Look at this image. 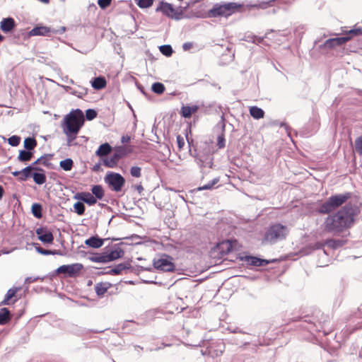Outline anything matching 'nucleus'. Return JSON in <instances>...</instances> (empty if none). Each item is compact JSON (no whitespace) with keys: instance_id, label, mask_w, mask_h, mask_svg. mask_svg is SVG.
Segmentation results:
<instances>
[{"instance_id":"nucleus-1","label":"nucleus","mask_w":362,"mask_h":362,"mask_svg":"<svg viewBox=\"0 0 362 362\" xmlns=\"http://www.w3.org/2000/svg\"><path fill=\"white\" fill-rule=\"evenodd\" d=\"M359 213L360 209L357 205L351 202L346 203L335 214L327 217L325 229L329 233H341L353 226L355 218Z\"/></svg>"},{"instance_id":"nucleus-2","label":"nucleus","mask_w":362,"mask_h":362,"mask_svg":"<svg viewBox=\"0 0 362 362\" xmlns=\"http://www.w3.org/2000/svg\"><path fill=\"white\" fill-rule=\"evenodd\" d=\"M83 123V112L79 109L71 111L65 116L62 123V127L64 134L66 136V144L68 146L74 145L73 142L76 139Z\"/></svg>"},{"instance_id":"nucleus-3","label":"nucleus","mask_w":362,"mask_h":362,"mask_svg":"<svg viewBox=\"0 0 362 362\" xmlns=\"http://www.w3.org/2000/svg\"><path fill=\"white\" fill-rule=\"evenodd\" d=\"M288 233L289 229L286 226L272 224L265 230L262 243L263 245H274L285 240Z\"/></svg>"},{"instance_id":"nucleus-4","label":"nucleus","mask_w":362,"mask_h":362,"mask_svg":"<svg viewBox=\"0 0 362 362\" xmlns=\"http://www.w3.org/2000/svg\"><path fill=\"white\" fill-rule=\"evenodd\" d=\"M352 197L351 192L337 194L329 197L319 208L320 214H327L342 206Z\"/></svg>"},{"instance_id":"nucleus-5","label":"nucleus","mask_w":362,"mask_h":362,"mask_svg":"<svg viewBox=\"0 0 362 362\" xmlns=\"http://www.w3.org/2000/svg\"><path fill=\"white\" fill-rule=\"evenodd\" d=\"M241 7V5L234 2H228L223 4H216L213 8L209 11V17H228Z\"/></svg>"},{"instance_id":"nucleus-6","label":"nucleus","mask_w":362,"mask_h":362,"mask_svg":"<svg viewBox=\"0 0 362 362\" xmlns=\"http://www.w3.org/2000/svg\"><path fill=\"white\" fill-rule=\"evenodd\" d=\"M156 11V12H161L166 16L175 20L181 19L183 15L182 11L180 8L175 9L173 8L172 4L164 1H160L159 3Z\"/></svg>"},{"instance_id":"nucleus-7","label":"nucleus","mask_w":362,"mask_h":362,"mask_svg":"<svg viewBox=\"0 0 362 362\" xmlns=\"http://www.w3.org/2000/svg\"><path fill=\"white\" fill-rule=\"evenodd\" d=\"M105 182L115 192H120L124 185V178L117 173H107L105 177Z\"/></svg>"},{"instance_id":"nucleus-8","label":"nucleus","mask_w":362,"mask_h":362,"mask_svg":"<svg viewBox=\"0 0 362 362\" xmlns=\"http://www.w3.org/2000/svg\"><path fill=\"white\" fill-rule=\"evenodd\" d=\"M66 28L62 26L59 29L50 28L47 26H37L33 28L29 34L31 36H51L52 34H62L65 32Z\"/></svg>"},{"instance_id":"nucleus-9","label":"nucleus","mask_w":362,"mask_h":362,"mask_svg":"<svg viewBox=\"0 0 362 362\" xmlns=\"http://www.w3.org/2000/svg\"><path fill=\"white\" fill-rule=\"evenodd\" d=\"M153 266L156 269L163 272H173L175 270V264L172 262V257L165 255L158 259H154Z\"/></svg>"},{"instance_id":"nucleus-10","label":"nucleus","mask_w":362,"mask_h":362,"mask_svg":"<svg viewBox=\"0 0 362 362\" xmlns=\"http://www.w3.org/2000/svg\"><path fill=\"white\" fill-rule=\"evenodd\" d=\"M83 267V264L81 263L64 264L58 267L56 272L57 274H64L69 277H74L81 272Z\"/></svg>"},{"instance_id":"nucleus-11","label":"nucleus","mask_w":362,"mask_h":362,"mask_svg":"<svg viewBox=\"0 0 362 362\" xmlns=\"http://www.w3.org/2000/svg\"><path fill=\"white\" fill-rule=\"evenodd\" d=\"M225 127V121L223 117H221V120L217 123L214 129V131L217 133L216 145L219 149L223 148L226 146Z\"/></svg>"},{"instance_id":"nucleus-12","label":"nucleus","mask_w":362,"mask_h":362,"mask_svg":"<svg viewBox=\"0 0 362 362\" xmlns=\"http://www.w3.org/2000/svg\"><path fill=\"white\" fill-rule=\"evenodd\" d=\"M108 262H112L121 258L124 255V251L121 248L119 244H115L105 251Z\"/></svg>"},{"instance_id":"nucleus-13","label":"nucleus","mask_w":362,"mask_h":362,"mask_svg":"<svg viewBox=\"0 0 362 362\" xmlns=\"http://www.w3.org/2000/svg\"><path fill=\"white\" fill-rule=\"evenodd\" d=\"M124 155V150H117L110 157H106L103 160V165L108 168H114L117 165L119 159Z\"/></svg>"},{"instance_id":"nucleus-14","label":"nucleus","mask_w":362,"mask_h":362,"mask_svg":"<svg viewBox=\"0 0 362 362\" xmlns=\"http://www.w3.org/2000/svg\"><path fill=\"white\" fill-rule=\"evenodd\" d=\"M74 199L81 201L89 206L97 203L96 198L90 192H78L74 195Z\"/></svg>"},{"instance_id":"nucleus-15","label":"nucleus","mask_w":362,"mask_h":362,"mask_svg":"<svg viewBox=\"0 0 362 362\" xmlns=\"http://www.w3.org/2000/svg\"><path fill=\"white\" fill-rule=\"evenodd\" d=\"M36 234L37 235L38 239L45 244H49L53 242L54 237L49 230L40 228L36 230Z\"/></svg>"},{"instance_id":"nucleus-16","label":"nucleus","mask_w":362,"mask_h":362,"mask_svg":"<svg viewBox=\"0 0 362 362\" xmlns=\"http://www.w3.org/2000/svg\"><path fill=\"white\" fill-rule=\"evenodd\" d=\"M196 162L201 168H211L213 164V158L211 155L199 153L196 157Z\"/></svg>"},{"instance_id":"nucleus-17","label":"nucleus","mask_w":362,"mask_h":362,"mask_svg":"<svg viewBox=\"0 0 362 362\" xmlns=\"http://www.w3.org/2000/svg\"><path fill=\"white\" fill-rule=\"evenodd\" d=\"M43 171V169L39 168V167H33L30 165L24 168L21 170V176L18 177V180L21 182L25 181L29 177H33L32 171Z\"/></svg>"},{"instance_id":"nucleus-18","label":"nucleus","mask_w":362,"mask_h":362,"mask_svg":"<svg viewBox=\"0 0 362 362\" xmlns=\"http://www.w3.org/2000/svg\"><path fill=\"white\" fill-rule=\"evenodd\" d=\"M16 26V22L13 18H3L0 23V28L4 33L11 32Z\"/></svg>"},{"instance_id":"nucleus-19","label":"nucleus","mask_w":362,"mask_h":362,"mask_svg":"<svg viewBox=\"0 0 362 362\" xmlns=\"http://www.w3.org/2000/svg\"><path fill=\"white\" fill-rule=\"evenodd\" d=\"M278 260L277 259H272L270 260L259 258L257 257L252 256L250 255V266L254 267H264L267 265L269 263H274L276 262Z\"/></svg>"},{"instance_id":"nucleus-20","label":"nucleus","mask_w":362,"mask_h":362,"mask_svg":"<svg viewBox=\"0 0 362 362\" xmlns=\"http://www.w3.org/2000/svg\"><path fill=\"white\" fill-rule=\"evenodd\" d=\"M105 240V239L100 238L98 236L95 235L86 240L85 244L90 247L97 249L103 245Z\"/></svg>"},{"instance_id":"nucleus-21","label":"nucleus","mask_w":362,"mask_h":362,"mask_svg":"<svg viewBox=\"0 0 362 362\" xmlns=\"http://www.w3.org/2000/svg\"><path fill=\"white\" fill-rule=\"evenodd\" d=\"M130 267V264L127 262L120 263L116 265L114 268L107 272V274L112 275L120 274L124 270L128 269Z\"/></svg>"},{"instance_id":"nucleus-22","label":"nucleus","mask_w":362,"mask_h":362,"mask_svg":"<svg viewBox=\"0 0 362 362\" xmlns=\"http://www.w3.org/2000/svg\"><path fill=\"white\" fill-rule=\"evenodd\" d=\"M198 110L197 105L182 106L181 108V115L185 118H189L192 114Z\"/></svg>"},{"instance_id":"nucleus-23","label":"nucleus","mask_w":362,"mask_h":362,"mask_svg":"<svg viewBox=\"0 0 362 362\" xmlns=\"http://www.w3.org/2000/svg\"><path fill=\"white\" fill-rule=\"evenodd\" d=\"M346 243L344 239H328L325 241L326 245L332 249H337L342 247Z\"/></svg>"},{"instance_id":"nucleus-24","label":"nucleus","mask_w":362,"mask_h":362,"mask_svg":"<svg viewBox=\"0 0 362 362\" xmlns=\"http://www.w3.org/2000/svg\"><path fill=\"white\" fill-rule=\"evenodd\" d=\"M33 245L35 246V250L38 253H40V254H42V255H62V252L60 250H45V249L41 247L38 243H34Z\"/></svg>"},{"instance_id":"nucleus-25","label":"nucleus","mask_w":362,"mask_h":362,"mask_svg":"<svg viewBox=\"0 0 362 362\" xmlns=\"http://www.w3.org/2000/svg\"><path fill=\"white\" fill-rule=\"evenodd\" d=\"M11 318V313L6 308L0 309V325L7 324Z\"/></svg>"},{"instance_id":"nucleus-26","label":"nucleus","mask_w":362,"mask_h":362,"mask_svg":"<svg viewBox=\"0 0 362 362\" xmlns=\"http://www.w3.org/2000/svg\"><path fill=\"white\" fill-rule=\"evenodd\" d=\"M110 287V284L107 282H100L95 286V291L98 296H103Z\"/></svg>"},{"instance_id":"nucleus-27","label":"nucleus","mask_w":362,"mask_h":362,"mask_svg":"<svg viewBox=\"0 0 362 362\" xmlns=\"http://www.w3.org/2000/svg\"><path fill=\"white\" fill-rule=\"evenodd\" d=\"M112 151V147L108 143L101 144L95 152L98 156L103 157L107 156Z\"/></svg>"},{"instance_id":"nucleus-28","label":"nucleus","mask_w":362,"mask_h":362,"mask_svg":"<svg viewBox=\"0 0 362 362\" xmlns=\"http://www.w3.org/2000/svg\"><path fill=\"white\" fill-rule=\"evenodd\" d=\"M92 87L95 90H100L105 87L106 80L103 76H98L93 78L91 81Z\"/></svg>"},{"instance_id":"nucleus-29","label":"nucleus","mask_w":362,"mask_h":362,"mask_svg":"<svg viewBox=\"0 0 362 362\" xmlns=\"http://www.w3.org/2000/svg\"><path fill=\"white\" fill-rule=\"evenodd\" d=\"M33 178L34 182L37 185H42L47 180V177H46L45 174L44 173V170L43 171H36V172L33 173Z\"/></svg>"},{"instance_id":"nucleus-30","label":"nucleus","mask_w":362,"mask_h":362,"mask_svg":"<svg viewBox=\"0 0 362 362\" xmlns=\"http://www.w3.org/2000/svg\"><path fill=\"white\" fill-rule=\"evenodd\" d=\"M218 249L222 255L228 254L232 249V244L229 240L223 241L218 245Z\"/></svg>"},{"instance_id":"nucleus-31","label":"nucleus","mask_w":362,"mask_h":362,"mask_svg":"<svg viewBox=\"0 0 362 362\" xmlns=\"http://www.w3.org/2000/svg\"><path fill=\"white\" fill-rule=\"evenodd\" d=\"M264 116V110L257 106H250V117L254 119H259L263 118Z\"/></svg>"},{"instance_id":"nucleus-32","label":"nucleus","mask_w":362,"mask_h":362,"mask_svg":"<svg viewBox=\"0 0 362 362\" xmlns=\"http://www.w3.org/2000/svg\"><path fill=\"white\" fill-rule=\"evenodd\" d=\"M275 1L276 0H269L267 1H261L259 4H250V10L252 8L267 9V8L272 6Z\"/></svg>"},{"instance_id":"nucleus-33","label":"nucleus","mask_w":362,"mask_h":362,"mask_svg":"<svg viewBox=\"0 0 362 362\" xmlns=\"http://www.w3.org/2000/svg\"><path fill=\"white\" fill-rule=\"evenodd\" d=\"M91 194L96 199H101L104 197V190L101 185H93L91 188Z\"/></svg>"},{"instance_id":"nucleus-34","label":"nucleus","mask_w":362,"mask_h":362,"mask_svg":"<svg viewBox=\"0 0 362 362\" xmlns=\"http://www.w3.org/2000/svg\"><path fill=\"white\" fill-rule=\"evenodd\" d=\"M20 290V288L13 287L10 288L5 295L4 299L1 302L2 305H8V301L11 299L16 293Z\"/></svg>"},{"instance_id":"nucleus-35","label":"nucleus","mask_w":362,"mask_h":362,"mask_svg":"<svg viewBox=\"0 0 362 362\" xmlns=\"http://www.w3.org/2000/svg\"><path fill=\"white\" fill-rule=\"evenodd\" d=\"M33 153L27 150H21L18 156V160L21 162H27L31 160Z\"/></svg>"},{"instance_id":"nucleus-36","label":"nucleus","mask_w":362,"mask_h":362,"mask_svg":"<svg viewBox=\"0 0 362 362\" xmlns=\"http://www.w3.org/2000/svg\"><path fill=\"white\" fill-rule=\"evenodd\" d=\"M23 146L25 150L31 151L37 146V141L33 137H27L24 140Z\"/></svg>"},{"instance_id":"nucleus-37","label":"nucleus","mask_w":362,"mask_h":362,"mask_svg":"<svg viewBox=\"0 0 362 362\" xmlns=\"http://www.w3.org/2000/svg\"><path fill=\"white\" fill-rule=\"evenodd\" d=\"M90 259L93 262L98 263H107L109 262L107 260V257L105 253V251L102 253H97L90 257Z\"/></svg>"},{"instance_id":"nucleus-38","label":"nucleus","mask_w":362,"mask_h":362,"mask_svg":"<svg viewBox=\"0 0 362 362\" xmlns=\"http://www.w3.org/2000/svg\"><path fill=\"white\" fill-rule=\"evenodd\" d=\"M74 162L71 158H66L59 163V166L65 171H69L72 169Z\"/></svg>"},{"instance_id":"nucleus-39","label":"nucleus","mask_w":362,"mask_h":362,"mask_svg":"<svg viewBox=\"0 0 362 362\" xmlns=\"http://www.w3.org/2000/svg\"><path fill=\"white\" fill-rule=\"evenodd\" d=\"M32 214L37 218H40L42 216V207L40 204L35 203L31 208Z\"/></svg>"},{"instance_id":"nucleus-40","label":"nucleus","mask_w":362,"mask_h":362,"mask_svg":"<svg viewBox=\"0 0 362 362\" xmlns=\"http://www.w3.org/2000/svg\"><path fill=\"white\" fill-rule=\"evenodd\" d=\"M351 37L350 36H343L340 37L332 38L329 39V42H335L337 46H341L345 44L346 42L351 40Z\"/></svg>"},{"instance_id":"nucleus-41","label":"nucleus","mask_w":362,"mask_h":362,"mask_svg":"<svg viewBox=\"0 0 362 362\" xmlns=\"http://www.w3.org/2000/svg\"><path fill=\"white\" fill-rule=\"evenodd\" d=\"M165 86L160 82H156L152 84L151 90L156 94H162L165 91Z\"/></svg>"},{"instance_id":"nucleus-42","label":"nucleus","mask_w":362,"mask_h":362,"mask_svg":"<svg viewBox=\"0 0 362 362\" xmlns=\"http://www.w3.org/2000/svg\"><path fill=\"white\" fill-rule=\"evenodd\" d=\"M219 347L220 349L218 350H212L211 349H209V350H205V351H201L202 352V354L205 356V355H207L211 358H214L215 356H217L218 355L221 354V347H222V345L221 344H219Z\"/></svg>"},{"instance_id":"nucleus-43","label":"nucleus","mask_w":362,"mask_h":362,"mask_svg":"<svg viewBox=\"0 0 362 362\" xmlns=\"http://www.w3.org/2000/svg\"><path fill=\"white\" fill-rule=\"evenodd\" d=\"M74 209L75 212L79 216L83 215L86 210L85 205L82 202H77L75 203L74 205Z\"/></svg>"},{"instance_id":"nucleus-44","label":"nucleus","mask_w":362,"mask_h":362,"mask_svg":"<svg viewBox=\"0 0 362 362\" xmlns=\"http://www.w3.org/2000/svg\"><path fill=\"white\" fill-rule=\"evenodd\" d=\"M354 149L359 156H362V134L355 139Z\"/></svg>"},{"instance_id":"nucleus-45","label":"nucleus","mask_w":362,"mask_h":362,"mask_svg":"<svg viewBox=\"0 0 362 362\" xmlns=\"http://www.w3.org/2000/svg\"><path fill=\"white\" fill-rule=\"evenodd\" d=\"M160 52L166 57H170L173 54V48L169 45H164L159 47Z\"/></svg>"},{"instance_id":"nucleus-46","label":"nucleus","mask_w":362,"mask_h":362,"mask_svg":"<svg viewBox=\"0 0 362 362\" xmlns=\"http://www.w3.org/2000/svg\"><path fill=\"white\" fill-rule=\"evenodd\" d=\"M137 6L141 8H147L153 5V0H136Z\"/></svg>"},{"instance_id":"nucleus-47","label":"nucleus","mask_w":362,"mask_h":362,"mask_svg":"<svg viewBox=\"0 0 362 362\" xmlns=\"http://www.w3.org/2000/svg\"><path fill=\"white\" fill-rule=\"evenodd\" d=\"M218 182V178H214L212 180L209 181L207 184L204 185L198 188V190H206L211 189L217 182Z\"/></svg>"},{"instance_id":"nucleus-48","label":"nucleus","mask_w":362,"mask_h":362,"mask_svg":"<svg viewBox=\"0 0 362 362\" xmlns=\"http://www.w3.org/2000/svg\"><path fill=\"white\" fill-rule=\"evenodd\" d=\"M37 164H42L45 166H48L49 163L47 161L46 156H42L37 159L35 162L30 164L33 167H37Z\"/></svg>"},{"instance_id":"nucleus-49","label":"nucleus","mask_w":362,"mask_h":362,"mask_svg":"<svg viewBox=\"0 0 362 362\" xmlns=\"http://www.w3.org/2000/svg\"><path fill=\"white\" fill-rule=\"evenodd\" d=\"M21 142V137L19 136L13 135L8 139V143L11 146H17Z\"/></svg>"},{"instance_id":"nucleus-50","label":"nucleus","mask_w":362,"mask_h":362,"mask_svg":"<svg viewBox=\"0 0 362 362\" xmlns=\"http://www.w3.org/2000/svg\"><path fill=\"white\" fill-rule=\"evenodd\" d=\"M141 168L137 166H133L130 169L131 175L134 177H139L141 175Z\"/></svg>"},{"instance_id":"nucleus-51","label":"nucleus","mask_w":362,"mask_h":362,"mask_svg":"<svg viewBox=\"0 0 362 362\" xmlns=\"http://www.w3.org/2000/svg\"><path fill=\"white\" fill-rule=\"evenodd\" d=\"M97 116V112L93 109H88L86 111V117L88 120H92Z\"/></svg>"},{"instance_id":"nucleus-52","label":"nucleus","mask_w":362,"mask_h":362,"mask_svg":"<svg viewBox=\"0 0 362 362\" xmlns=\"http://www.w3.org/2000/svg\"><path fill=\"white\" fill-rule=\"evenodd\" d=\"M348 35H351L353 36H358L362 34V28H357L351 29L347 33Z\"/></svg>"},{"instance_id":"nucleus-53","label":"nucleus","mask_w":362,"mask_h":362,"mask_svg":"<svg viewBox=\"0 0 362 362\" xmlns=\"http://www.w3.org/2000/svg\"><path fill=\"white\" fill-rule=\"evenodd\" d=\"M112 0H98V6L104 9L110 5Z\"/></svg>"},{"instance_id":"nucleus-54","label":"nucleus","mask_w":362,"mask_h":362,"mask_svg":"<svg viewBox=\"0 0 362 362\" xmlns=\"http://www.w3.org/2000/svg\"><path fill=\"white\" fill-rule=\"evenodd\" d=\"M71 93L74 95L78 96V98H83L85 95H86L87 92L85 88H81V90L71 91Z\"/></svg>"},{"instance_id":"nucleus-55","label":"nucleus","mask_w":362,"mask_h":362,"mask_svg":"<svg viewBox=\"0 0 362 362\" xmlns=\"http://www.w3.org/2000/svg\"><path fill=\"white\" fill-rule=\"evenodd\" d=\"M177 143L179 148H182L185 146V141L180 135L177 136Z\"/></svg>"},{"instance_id":"nucleus-56","label":"nucleus","mask_w":362,"mask_h":362,"mask_svg":"<svg viewBox=\"0 0 362 362\" xmlns=\"http://www.w3.org/2000/svg\"><path fill=\"white\" fill-rule=\"evenodd\" d=\"M325 242L323 243H320V242H317V243H315L313 246V248L314 250H320V249H322L323 248V247L325 246Z\"/></svg>"},{"instance_id":"nucleus-57","label":"nucleus","mask_w":362,"mask_h":362,"mask_svg":"<svg viewBox=\"0 0 362 362\" xmlns=\"http://www.w3.org/2000/svg\"><path fill=\"white\" fill-rule=\"evenodd\" d=\"M192 47V43L191 42H185L182 45V49L185 51H187Z\"/></svg>"},{"instance_id":"nucleus-58","label":"nucleus","mask_w":362,"mask_h":362,"mask_svg":"<svg viewBox=\"0 0 362 362\" xmlns=\"http://www.w3.org/2000/svg\"><path fill=\"white\" fill-rule=\"evenodd\" d=\"M251 38L253 43H260L263 40V37H257L256 36H253Z\"/></svg>"},{"instance_id":"nucleus-59","label":"nucleus","mask_w":362,"mask_h":362,"mask_svg":"<svg viewBox=\"0 0 362 362\" xmlns=\"http://www.w3.org/2000/svg\"><path fill=\"white\" fill-rule=\"evenodd\" d=\"M325 46L327 47H334L337 46L335 42H329V39L326 40L325 43Z\"/></svg>"},{"instance_id":"nucleus-60","label":"nucleus","mask_w":362,"mask_h":362,"mask_svg":"<svg viewBox=\"0 0 362 362\" xmlns=\"http://www.w3.org/2000/svg\"><path fill=\"white\" fill-rule=\"evenodd\" d=\"M62 87L64 88L66 92H69L70 93H71V91L74 90L70 86H62Z\"/></svg>"},{"instance_id":"nucleus-61","label":"nucleus","mask_w":362,"mask_h":362,"mask_svg":"<svg viewBox=\"0 0 362 362\" xmlns=\"http://www.w3.org/2000/svg\"><path fill=\"white\" fill-rule=\"evenodd\" d=\"M12 175H13L14 177H19L20 176H21V170H19V171H14V172H12Z\"/></svg>"},{"instance_id":"nucleus-62","label":"nucleus","mask_w":362,"mask_h":362,"mask_svg":"<svg viewBox=\"0 0 362 362\" xmlns=\"http://www.w3.org/2000/svg\"><path fill=\"white\" fill-rule=\"evenodd\" d=\"M37 279H38V278H35V279H33L31 277H27V278L25 279V283H30V282H33V281H34L37 280Z\"/></svg>"},{"instance_id":"nucleus-63","label":"nucleus","mask_w":362,"mask_h":362,"mask_svg":"<svg viewBox=\"0 0 362 362\" xmlns=\"http://www.w3.org/2000/svg\"><path fill=\"white\" fill-rule=\"evenodd\" d=\"M129 140H130V137L129 136H122V143L128 142Z\"/></svg>"},{"instance_id":"nucleus-64","label":"nucleus","mask_w":362,"mask_h":362,"mask_svg":"<svg viewBox=\"0 0 362 362\" xmlns=\"http://www.w3.org/2000/svg\"><path fill=\"white\" fill-rule=\"evenodd\" d=\"M136 189L139 193L144 190V188L141 185L136 186Z\"/></svg>"}]
</instances>
